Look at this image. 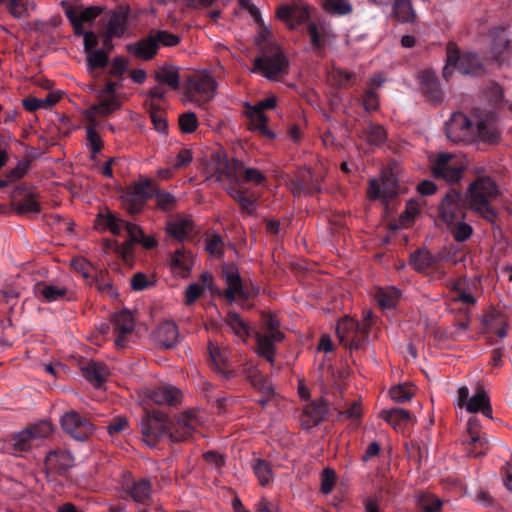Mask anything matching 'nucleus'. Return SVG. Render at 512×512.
<instances>
[{
    "mask_svg": "<svg viewBox=\"0 0 512 512\" xmlns=\"http://www.w3.org/2000/svg\"><path fill=\"white\" fill-rule=\"evenodd\" d=\"M400 291L395 287L380 288L375 293V299L381 309H391L396 306Z\"/></svg>",
    "mask_w": 512,
    "mask_h": 512,
    "instance_id": "42",
    "label": "nucleus"
},
{
    "mask_svg": "<svg viewBox=\"0 0 512 512\" xmlns=\"http://www.w3.org/2000/svg\"><path fill=\"white\" fill-rule=\"evenodd\" d=\"M125 490L135 502L145 504L151 497L152 485L148 479L133 480L125 485Z\"/></svg>",
    "mask_w": 512,
    "mask_h": 512,
    "instance_id": "31",
    "label": "nucleus"
},
{
    "mask_svg": "<svg viewBox=\"0 0 512 512\" xmlns=\"http://www.w3.org/2000/svg\"><path fill=\"white\" fill-rule=\"evenodd\" d=\"M227 193L239 204L241 209L252 215L256 210V201L247 195V191L239 185L226 186Z\"/></svg>",
    "mask_w": 512,
    "mask_h": 512,
    "instance_id": "36",
    "label": "nucleus"
},
{
    "mask_svg": "<svg viewBox=\"0 0 512 512\" xmlns=\"http://www.w3.org/2000/svg\"><path fill=\"white\" fill-rule=\"evenodd\" d=\"M226 325L235 336L246 341L250 335V328L247 323L235 312H229L225 318Z\"/></svg>",
    "mask_w": 512,
    "mask_h": 512,
    "instance_id": "43",
    "label": "nucleus"
},
{
    "mask_svg": "<svg viewBox=\"0 0 512 512\" xmlns=\"http://www.w3.org/2000/svg\"><path fill=\"white\" fill-rule=\"evenodd\" d=\"M259 25L258 34L255 38V45L258 48V51H261V48L269 45H277L275 42L271 40L272 37V31L270 28L262 24Z\"/></svg>",
    "mask_w": 512,
    "mask_h": 512,
    "instance_id": "63",
    "label": "nucleus"
},
{
    "mask_svg": "<svg viewBox=\"0 0 512 512\" xmlns=\"http://www.w3.org/2000/svg\"><path fill=\"white\" fill-rule=\"evenodd\" d=\"M482 332H493L499 338L507 335V323L505 316L499 311H490L482 318Z\"/></svg>",
    "mask_w": 512,
    "mask_h": 512,
    "instance_id": "27",
    "label": "nucleus"
},
{
    "mask_svg": "<svg viewBox=\"0 0 512 512\" xmlns=\"http://www.w3.org/2000/svg\"><path fill=\"white\" fill-rule=\"evenodd\" d=\"M154 39L158 45V48L162 45L165 47H174L180 43V37L168 32L166 30H158L155 33H152Z\"/></svg>",
    "mask_w": 512,
    "mask_h": 512,
    "instance_id": "60",
    "label": "nucleus"
},
{
    "mask_svg": "<svg viewBox=\"0 0 512 512\" xmlns=\"http://www.w3.org/2000/svg\"><path fill=\"white\" fill-rule=\"evenodd\" d=\"M509 47V39L507 33L503 29H497L494 32L492 44H491V58L495 61L502 59L503 53Z\"/></svg>",
    "mask_w": 512,
    "mask_h": 512,
    "instance_id": "46",
    "label": "nucleus"
},
{
    "mask_svg": "<svg viewBox=\"0 0 512 512\" xmlns=\"http://www.w3.org/2000/svg\"><path fill=\"white\" fill-rule=\"evenodd\" d=\"M63 431L77 441H86L95 430V426L89 419L80 415L75 410L64 413L60 418Z\"/></svg>",
    "mask_w": 512,
    "mask_h": 512,
    "instance_id": "12",
    "label": "nucleus"
},
{
    "mask_svg": "<svg viewBox=\"0 0 512 512\" xmlns=\"http://www.w3.org/2000/svg\"><path fill=\"white\" fill-rule=\"evenodd\" d=\"M457 406L469 413H482L485 417L492 419V407L487 392L479 387L473 396H469V388L462 386L458 389Z\"/></svg>",
    "mask_w": 512,
    "mask_h": 512,
    "instance_id": "8",
    "label": "nucleus"
},
{
    "mask_svg": "<svg viewBox=\"0 0 512 512\" xmlns=\"http://www.w3.org/2000/svg\"><path fill=\"white\" fill-rule=\"evenodd\" d=\"M365 137L371 145H380L386 140V131L380 125L368 124L365 128Z\"/></svg>",
    "mask_w": 512,
    "mask_h": 512,
    "instance_id": "58",
    "label": "nucleus"
},
{
    "mask_svg": "<svg viewBox=\"0 0 512 512\" xmlns=\"http://www.w3.org/2000/svg\"><path fill=\"white\" fill-rule=\"evenodd\" d=\"M154 182L145 179L131 185L122 195L125 209L129 214L140 213L145 205V202L153 197Z\"/></svg>",
    "mask_w": 512,
    "mask_h": 512,
    "instance_id": "9",
    "label": "nucleus"
},
{
    "mask_svg": "<svg viewBox=\"0 0 512 512\" xmlns=\"http://www.w3.org/2000/svg\"><path fill=\"white\" fill-rule=\"evenodd\" d=\"M453 234V237L458 242L466 241L472 234V227L463 222V220H459L455 222L451 227H448Z\"/></svg>",
    "mask_w": 512,
    "mask_h": 512,
    "instance_id": "61",
    "label": "nucleus"
},
{
    "mask_svg": "<svg viewBox=\"0 0 512 512\" xmlns=\"http://www.w3.org/2000/svg\"><path fill=\"white\" fill-rule=\"evenodd\" d=\"M336 334L340 343L345 347L350 350H358L368 339L369 323L344 317L337 323Z\"/></svg>",
    "mask_w": 512,
    "mask_h": 512,
    "instance_id": "3",
    "label": "nucleus"
},
{
    "mask_svg": "<svg viewBox=\"0 0 512 512\" xmlns=\"http://www.w3.org/2000/svg\"><path fill=\"white\" fill-rule=\"evenodd\" d=\"M90 284L94 285L100 293L106 294L110 297L116 296V291H115L111 281L109 280L107 275L102 272L100 274L96 275L95 277H93L91 279Z\"/></svg>",
    "mask_w": 512,
    "mask_h": 512,
    "instance_id": "57",
    "label": "nucleus"
},
{
    "mask_svg": "<svg viewBox=\"0 0 512 512\" xmlns=\"http://www.w3.org/2000/svg\"><path fill=\"white\" fill-rule=\"evenodd\" d=\"M441 507L442 501L439 498L426 495L419 499L418 512H440Z\"/></svg>",
    "mask_w": 512,
    "mask_h": 512,
    "instance_id": "62",
    "label": "nucleus"
},
{
    "mask_svg": "<svg viewBox=\"0 0 512 512\" xmlns=\"http://www.w3.org/2000/svg\"><path fill=\"white\" fill-rule=\"evenodd\" d=\"M393 14L399 22L409 23L415 18L411 2L408 0H395Z\"/></svg>",
    "mask_w": 512,
    "mask_h": 512,
    "instance_id": "48",
    "label": "nucleus"
},
{
    "mask_svg": "<svg viewBox=\"0 0 512 512\" xmlns=\"http://www.w3.org/2000/svg\"><path fill=\"white\" fill-rule=\"evenodd\" d=\"M436 258L426 249L414 251L409 258V264L417 272H424L434 266Z\"/></svg>",
    "mask_w": 512,
    "mask_h": 512,
    "instance_id": "39",
    "label": "nucleus"
},
{
    "mask_svg": "<svg viewBox=\"0 0 512 512\" xmlns=\"http://www.w3.org/2000/svg\"><path fill=\"white\" fill-rule=\"evenodd\" d=\"M73 465L74 457L66 450L50 451L45 458V469L48 473L62 475Z\"/></svg>",
    "mask_w": 512,
    "mask_h": 512,
    "instance_id": "19",
    "label": "nucleus"
},
{
    "mask_svg": "<svg viewBox=\"0 0 512 512\" xmlns=\"http://www.w3.org/2000/svg\"><path fill=\"white\" fill-rule=\"evenodd\" d=\"M277 16L294 28L295 25L304 23L309 18V12L306 7L283 5L278 9Z\"/></svg>",
    "mask_w": 512,
    "mask_h": 512,
    "instance_id": "28",
    "label": "nucleus"
},
{
    "mask_svg": "<svg viewBox=\"0 0 512 512\" xmlns=\"http://www.w3.org/2000/svg\"><path fill=\"white\" fill-rule=\"evenodd\" d=\"M289 62L278 45L261 48L259 56L254 60L252 72L262 74L268 80L277 81L288 73Z\"/></svg>",
    "mask_w": 512,
    "mask_h": 512,
    "instance_id": "2",
    "label": "nucleus"
},
{
    "mask_svg": "<svg viewBox=\"0 0 512 512\" xmlns=\"http://www.w3.org/2000/svg\"><path fill=\"white\" fill-rule=\"evenodd\" d=\"M439 217L451 227L455 222L463 220L466 216L465 208L461 202V194L451 189L439 204Z\"/></svg>",
    "mask_w": 512,
    "mask_h": 512,
    "instance_id": "13",
    "label": "nucleus"
},
{
    "mask_svg": "<svg viewBox=\"0 0 512 512\" xmlns=\"http://www.w3.org/2000/svg\"><path fill=\"white\" fill-rule=\"evenodd\" d=\"M457 46L453 42L447 45V62L443 69V77L446 81L450 79L453 72L457 70Z\"/></svg>",
    "mask_w": 512,
    "mask_h": 512,
    "instance_id": "55",
    "label": "nucleus"
},
{
    "mask_svg": "<svg viewBox=\"0 0 512 512\" xmlns=\"http://www.w3.org/2000/svg\"><path fill=\"white\" fill-rule=\"evenodd\" d=\"M306 176L313 182V172L310 169H306L298 178L289 182V188L294 196L311 195L321 191L317 184H307Z\"/></svg>",
    "mask_w": 512,
    "mask_h": 512,
    "instance_id": "30",
    "label": "nucleus"
},
{
    "mask_svg": "<svg viewBox=\"0 0 512 512\" xmlns=\"http://www.w3.org/2000/svg\"><path fill=\"white\" fill-rule=\"evenodd\" d=\"M197 419L193 413H184L168 423L167 439L171 442L187 441L196 429Z\"/></svg>",
    "mask_w": 512,
    "mask_h": 512,
    "instance_id": "14",
    "label": "nucleus"
},
{
    "mask_svg": "<svg viewBox=\"0 0 512 512\" xmlns=\"http://www.w3.org/2000/svg\"><path fill=\"white\" fill-rule=\"evenodd\" d=\"M397 195V180L392 173H383L381 183L372 179L369 182L368 196L375 200L383 198L389 200Z\"/></svg>",
    "mask_w": 512,
    "mask_h": 512,
    "instance_id": "17",
    "label": "nucleus"
},
{
    "mask_svg": "<svg viewBox=\"0 0 512 512\" xmlns=\"http://www.w3.org/2000/svg\"><path fill=\"white\" fill-rule=\"evenodd\" d=\"M194 263V257L190 251L184 248L176 249L171 255L169 265L172 272L178 277H186Z\"/></svg>",
    "mask_w": 512,
    "mask_h": 512,
    "instance_id": "25",
    "label": "nucleus"
},
{
    "mask_svg": "<svg viewBox=\"0 0 512 512\" xmlns=\"http://www.w3.org/2000/svg\"><path fill=\"white\" fill-rule=\"evenodd\" d=\"M82 375L89 381L94 387H100L105 381L108 375L107 367L95 361H89L82 366Z\"/></svg>",
    "mask_w": 512,
    "mask_h": 512,
    "instance_id": "32",
    "label": "nucleus"
},
{
    "mask_svg": "<svg viewBox=\"0 0 512 512\" xmlns=\"http://www.w3.org/2000/svg\"><path fill=\"white\" fill-rule=\"evenodd\" d=\"M236 162H238L237 159L229 161L224 153L213 154L206 167L209 178L223 184L224 188L230 185H239L241 180L237 176Z\"/></svg>",
    "mask_w": 512,
    "mask_h": 512,
    "instance_id": "5",
    "label": "nucleus"
},
{
    "mask_svg": "<svg viewBox=\"0 0 512 512\" xmlns=\"http://www.w3.org/2000/svg\"><path fill=\"white\" fill-rule=\"evenodd\" d=\"M464 168L462 159L453 153H440L431 161V171L434 178L443 179L449 183L460 180Z\"/></svg>",
    "mask_w": 512,
    "mask_h": 512,
    "instance_id": "6",
    "label": "nucleus"
},
{
    "mask_svg": "<svg viewBox=\"0 0 512 512\" xmlns=\"http://www.w3.org/2000/svg\"><path fill=\"white\" fill-rule=\"evenodd\" d=\"M216 88L217 82L209 72H197L188 78L186 96L191 102L203 106L214 98Z\"/></svg>",
    "mask_w": 512,
    "mask_h": 512,
    "instance_id": "4",
    "label": "nucleus"
},
{
    "mask_svg": "<svg viewBox=\"0 0 512 512\" xmlns=\"http://www.w3.org/2000/svg\"><path fill=\"white\" fill-rule=\"evenodd\" d=\"M326 12L334 15H347L351 13L352 6L348 0H322Z\"/></svg>",
    "mask_w": 512,
    "mask_h": 512,
    "instance_id": "51",
    "label": "nucleus"
},
{
    "mask_svg": "<svg viewBox=\"0 0 512 512\" xmlns=\"http://www.w3.org/2000/svg\"><path fill=\"white\" fill-rule=\"evenodd\" d=\"M127 26V13L123 9L113 10L106 15V24L104 25V32L109 33L110 35H113L116 38H121L126 32Z\"/></svg>",
    "mask_w": 512,
    "mask_h": 512,
    "instance_id": "26",
    "label": "nucleus"
},
{
    "mask_svg": "<svg viewBox=\"0 0 512 512\" xmlns=\"http://www.w3.org/2000/svg\"><path fill=\"white\" fill-rule=\"evenodd\" d=\"M499 195V187L493 178L479 176L469 184L465 200L471 211L489 223L495 224L498 213L492 203Z\"/></svg>",
    "mask_w": 512,
    "mask_h": 512,
    "instance_id": "1",
    "label": "nucleus"
},
{
    "mask_svg": "<svg viewBox=\"0 0 512 512\" xmlns=\"http://www.w3.org/2000/svg\"><path fill=\"white\" fill-rule=\"evenodd\" d=\"M328 406L323 400L313 401L306 405L301 423L305 429L317 426L327 415Z\"/></svg>",
    "mask_w": 512,
    "mask_h": 512,
    "instance_id": "24",
    "label": "nucleus"
},
{
    "mask_svg": "<svg viewBox=\"0 0 512 512\" xmlns=\"http://www.w3.org/2000/svg\"><path fill=\"white\" fill-rule=\"evenodd\" d=\"M237 176L244 182L262 185L266 181L265 175L256 168L246 167L241 161L236 162Z\"/></svg>",
    "mask_w": 512,
    "mask_h": 512,
    "instance_id": "41",
    "label": "nucleus"
},
{
    "mask_svg": "<svg viewBox=\"0 0 512 512\" xmlns=\"http://www.w3.org/2000/svg\"><path fill=\"white\" fill-rule=\"evenodd\" d=\"M155 79L162 84H166L173 90L179 89L180 77L179 70L176 66L165 64L155 72Z\"/></svg>",
    "mask_w": 512,
    "mask_h": 512,
    "instance_id": "38",
    "label": "nucleus"
},
{
    "mask_svg": "<svg viewBox=\"0 0 512 512\" xmlns=\"http://www.w3.org/2000/svg\"><path fill=\"white\" fill-rule=\"evenodd\" d=\"M15 210L21 215H33L40 212V204L30 194L24 199L14 203Z\"/></svg>",
    "mask_w": 512,
    "mask_h": 512,
    "instance_id": "54",
    "label": "nucleus"
},
{
    "mask_svg": "<svg viewBox=\"0 0 512 512\" xmlns=\"http://www.w3.org/2000/svg\"><path fill=\"white\" fill-rule=\"evenodd\" d=\"M253 471L262 486L270 483L273 478L271 465L263 459H256L252 464Z\"/></svg>",
    "mask_w": 512,
    "mask_h": 512,
    "instance_id": "50",
    "label": "nucleus"
},
{
    "mask_svg": "<svg viewBox=\"0 0 512 512\" xmlns=\"http://www.w3.org/2000/svg\"><path fill=\"white\" fill-rule=\"evenodd\" d=\"M307 31L310 36L313 51L322 55L326 41L330 37L329 29L324 25L318 26L316 23L312 22L307 26Z\"/></svg>",
    "mask_w": 512,
    "mask_h": 512,
    "instance_id": "35",
    "label": "nucleus"
},
{
    "mask_svg": "<svg viewBox=\"0 0 512 512\" xmlns=\"http://www.w3.org/2000/svg\"><path fill=\"white\" fill-rule=\"evenodd\" d=\"M469 456L480 457L487 454L490 441L485 433L481 432V423L476 416L468 419L466 424V438L463 441Z\"/></svg>",
    "mask_w": 512,
    "mask_h": 512,
    "instance_id": "11",
    "label": "nucleus"
},
{
    "mask_svg": "<svg viewBox=\"0 0 512 512\" xmlns=\"http://www.w3.org/2000/svg\"><path fill=\"white\" fill-rule=\"evenodd\" d=\"M28 429L34 439H41L48 437L52 433L53 426L50 421L44 420L28 427Z\"/></svg>",
    "mask_w": 512,
    "mask_h": 512,
    "instance_id": "64",
    "label": "nucleus"
},
{
    "mask_svg": "<svg viewBox=\"0 0 512 512\" xmlns=\"http://www.w3.org/2000/svg\"><path fill=\"white\" fill-rule=\"evenodd\" d=\"M247 115L251 120V129L259 130L263 134H269L267 129L268 118L257 104L248 106Z\"/></svg>",
    "mask_w": 512,
    "mask_h": 512,
    "instance_id": "47",
    "label": "nucleus"
},
{
    "mask_svg": "<svg viewBox=\"0 0 512 512\" xmlns=\"http://www.w3.org/2000/svg\"><path fill=\"white\" fill-rule=\"evenodd\" d=\"M445 130L447 138L454 143L475 142V125L463 113H453L445 124Z\"/></svg>",
    "mask_w": 512,
    "mask_h": 512,
    "instance_id": "10",
    "label": "nucleus"
},
{
    "mask_svg": "<svg viewBox=\"0 0 512 512\" xmlns=\"http://www.w3.org/2000/svg\"><path fill=\"white\" fill-rule=\"evenodd\" d=\"M208 354L211 367L218 373L222 374L226 379L231 378L234 373L228 370L230 351L226 347H221L215 341L209 340Z\"/></svg>",
    "mask_w": 512,
    "mask_h": 512,
    "instance_id": "18",
    "label": "nucleus"
},
{
    "mask_svg": "<svg viewBox=\"0 0 512 512\" xmlns=\"http://www.w3.org/2000/svg\"><path fill=\"white\" fill-rule=\"evenodd\" d=\"M126 50L132 56L144 60H152L158 53V45L153 34L148 35L136 42L126 45Z\"/></svg>",
    "mask_w": 512,
    "mask_h": 512,
    "instance_id": "23",
    "label": "nucleus"
},
{
    "mask_svg": "<svg viewBox=\"0 0 512 512\" xmlns=\"http://www.w3.org/2000/svg\"><path fill=\"white\" fill-rule=\"evenodd\" d=\"M153 197L156 199L157 207L163 211H171L177 203L173 194L159 190L155 184Z\"/></svg>",
    "mask_w": 512,
    "mask_h": 512,
    "instance_id": "53",
    "label": "nucleus"
},
{
    "mask_svg": "<svg viewBox=\"0 0 512 512\" xmlns=\"http://www.w3.org/2000/svg\"><path fill=\"white\" fill-rule=\"evenodd\" d=\"M120 107L121 103L117 99V96L100 95L99 103L92 106L91 111L97 116L105 117L118 110Z\"/></svg>",
    "mask_w": 512,
    "mask_h": 512,
    "instance_id": "45",
    "label": "nucleus"
},
{
    "mask_svg": "<svg viewBox=\"0 0 512 512\" xmlns=\"http://www.w3.org/2000/svg\"><path fill=\"white\" fill-rule=\"evenodd\" d=\"M413 394V386L410 384L397 385L392 387L389 391L391 399L397 403H403L411 400Z\"/></svg>",
    "mask_w": 512,
    "mask_h": 512,
    "instance_id": "56",
    "label": "nucleus"
},
{
    "mask_svg": "<svg viewBox=\"0 0 512 512\" xmlns=\"http://www.w3.org/2000/svg\"><path fill=\"white\" fill-rule=\"evenodd\" d=\"M167 415L160 410L147 411L141 420V432L145 441L154 446L157 441L167 439Z\"/></svg>",
    "mask_w": 512,
    "mask_h": 512,
    "instance_id": "7",
    "label": "nucleus"
},
{
    "mask_svg": "<svg viewBox=\"0 0 512 512\" xmlns=\"http://www.w3.org/2000/svg\"><path fill=\"white\" fill-rule=\"evenodd\" d=\"M86 54V63L89 70L104 68L109 60L108 52L104 49H97Z\"/></svg>",
    "mask_w": 512,
    "mask_h": 512,
    "instance_id": "52",
    "label": "nucleus"
},
{
    "mask_svg": "<svg viewBox=\"0 0 512 512\" xmlns=\"http://www.w3.org/2000/svg\"><path fill=\"white\" fill-rule=\"evenodd\" d=\"M380 416L395 429L400 428L403 424H406L411 420L409 411L402 408L383 410L380 412Z\"/></svg>",
    "mask_w": 512,
    "mask_h": 512,
    "instance_id": "44",
    "label": "nucleus"
},
{
    "mask_svg": "<svg viewBox=\"0 0 512 512\" xmlns=\"http://www.w3.org/2000/svg\"><path fill=\"white\" fill-rule=\"evenodd\" d=\"M285 335L283 332H276L275 334H265L260 331L255 333V341L257 344L256 353L258 356L267 360L272 366L275 364L276 343L284 340Z\"/></svg>",
    "mask_w": 512,
    "mask_h": 512,
    "instance_id": "16",
    "label": "nucleus"
},
{
    "mask_svg": "<svg viewBox=\"0 0 512 512\" xmlns=\"http://www.w3.org/2000/svg\"><path fill=\"white\" fill-rule=\"evenodd\" d=\"M34 291L37 297L49 303L63 300L67 295V288L64 286L46 282L36 284Z\"/></svg>",
    "mask_w": 512,
    "mask_h": 512,
    "instance_id": "33",
    "label": "nucleus"
},
{
    "mask_svg": "<svg viewBox=\"0 0 512 512\" xmlns=\"http://www.w3.org/2000/svg\"><path fill=\"white\" fill-rule=\"evenodd\" d=\"M222 275L227 284V288L224 291V296L229 302H234L236 296L247 299L248 295L245 293L242 279L238 268L233 264H225L222 267Z\"/></svg>",
    "mask_w": 512,
    "mask_h": 512,
    "instance_id": "15",
    "label": "nucleus"
},
{
    "mask_svg": "<svg viewBox=\"0 0 512 512\" xmlns=\"http://www.w3.org/2000/svg\"><path fill=\"white\" fill-rule=\"evenodd\" d=\"M194 224L189 218H177L167 223V232L177 240L183 241L193 234Z\"/></svg>",
    "mask_w": 512,
    "mask_h": 512,
    "instance_id": "37",
    "label": "nucleus"
},
{
    "mask_svg": "<svg viewBox=\"0 0 512 512\" xmlns=\"http://www.w3.org/2000/svg\"><path fill=\"white\" fill-rule=\"evenodd\" d=\"M8 11L15 18H24L35 9V3L31 0H7Z\"/></svg>",
    "mask_w": 512,
    "mask_h": 512,
    "instance_id": "49",
    "label": "nucleus"
},
{
    "mask_svg": "<svg viewBox=\"0 0 512 512\" xmlns=\"http://www.w3.org/2000/svg\"><path fill=\"white\" fill-rule=\"evenodd\" d=\"M147 397L158 405L176 406L181 403L182 392L172 385H162L147 390Z\"/></svg>",
    "mask_w": 512,
    "mask_h": 512,
    "instance_id": "20",
    "label": "nucleus"
},
{
    "mask_svg": "<svg viewBox=\"0 0 512 512\" xmlns=\"http://www.w3.org/2000/svg\"><path fill=\"white\" fill-rule=\"evenodd\" d=\"M475 141H482L489 144H496L500 139L499 131L496 127L484 120H480L475 125Z\"/></svg>",
    "mask_w": 512,
    "mask_h": 512,
    "instance_id": "40",
    "label": "nucleus"
},
{
    "mask_svg": "<svg viewBox=\"0 0 512 512\" xmlns=\"http://www.w3.org/2000/svg\"><path fill=\"white\" fill-rule=\"evenodd\" d=\"M61 6L63 7L65 15L74 29L75 35L84 37V34L87 31H84L83 29L84 23L76 19V9L72 7L67 1H62Z\"/></svg>",
    "mask_w": 512,
    "mask_h": 512,
    "instance_id": "59",
    "label": "nucleus"
},
{
    "mask_svg": "<svg viewBox=\"0 0 512 512\" xmlns=\"http://www.w3.org/2000/svg\"><path fill=\"white\" fill-rule=\"evenodd\" d=\"M112 324L116 334L115 346L117 348H124L126 345L125 336L134 329L133 315L127 310L120 311L112 317Z\"/></svg>",
    "mask_w": 512,
    "mask_h": 512,
    "instance_id": "21",
    "label": "nucleus"
},
{
    "mask_svg": "<svg viewBox=\"0 0 512 512\" xmlns=\"http://www.w3.org/2000/svg\"><path fill=\"white\" fill-rule=\"evenodd\" d=\"M419 80L422 91L433 101L441 99L440 85L437 76L430 70H424L419 73Z\"/></svg>",
    "mask_w": 512,
    "mask_h": 512,
    "instance_id": "34",
    "label": "nucleus"
},
{
    "mask_svg": "<svg viewBox=\"0 0 512 512\" xmlns=\"http://www.w3.org/2000/svg\"><path fill=\"white\" fill-rule=\"evenodd\" d=\"M179 338L177 325L172 321H164L159 324L154 332V342L161 349L173 348Z\"/></svg>",
    "mask_w": 512,
    "mask_h": 512,
    "instance_id": "22",
    "label": "nucleus"
},
{
    "mask_svg": "<svg viewBox=\"0 0 512 512\" xmlns=\"http://www.w3.org/2000/svg\"><path fill=\"white\" fill-rule=\"evenodd\" d=\"M457 71L463 75H479L483 72V66L478 56L474 53H460L457 48Z\"/></svg>",
    "mask_w": 512,
    "mask_h": 512,
    "instance_id": "29",
    "label": "nucleus"
}]
</instances>
